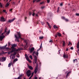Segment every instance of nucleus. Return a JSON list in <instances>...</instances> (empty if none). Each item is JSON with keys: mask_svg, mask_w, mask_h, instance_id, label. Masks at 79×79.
<instances>
[{"mask_svg": "<svg viewBox=\"0 0 79 79\" xmlns=\"http://www.w3.org/2000/svg\"><path fill=\"white\" fill-rule=\"evenodd\" d=\"M19 51V50H12L11 51L8 52V54H10L11 53H11V55L10 56V59L14 60L15 58V56L17 54V52Z\"/></svg>", "mask_w": 79, "mask_h": 79, "instance_id": "nucleus-1", "label": "nucleus"}, {"mask_svg": "<svg viewBox=\"0 0 79 79\" xmlns=\"http://www.w3.org/2000/svg\"><path fill=\"white\" fill-rule=\"evenodd\" d=\"M8 47H7V44H6V45L5 46H4L3 47H0V49L2 50V49H6V50H8L9 49V47L10 45H11V43L10 42H8Z\"/></svg>", "mask_w": 79, "mask_h": 79, "instance_id": "nucleus-2", "label": "nucleus"}, {"mask_svg": "<svg viewBox=\"0 0 79 79\" xmlns=\"http://www.w3.org/2000/svg\"><path fill=\"white\" fill-rule=\"evenodd\" d=\"M17 34L19 37L17 36V35H15V37L16 39L15 40H16L18 42H19V38L22 40H23V39L22 38V37H21V34L20 32H17Z\"/></svg>", "mask_w": 79, "mask_h": 79, "instance_id": "nucleus-3", "label": "nucleus"}, {"mask_svg": "<svg viewBox=\"0 0 79 79\" xmlns=\"http://www.w3.org/2000/svg\"><path fill=\"white\" fill-rule=\"evenodd\" d=\"M26 74L28 77H29L31 75V72L30 70H28L26 72Z\"/></svg>", "mask_w": 79, "mask_h": 79, "instance_id": "nucleus-4", "label": "nucleus"}, {"mask_svg": "<svg viewBox=\"0 0 79 79\" xmlns=\"http://www.w3.org/2000/svg\"><path fill=\"white\" fill-rule=\"evenodd\" d=\"M25 56L27 60L28 61L29 63H31V60H29V57H28V56H27V54H25Z\"/></svg>", "mask_w": 79, "mask_h": 79, "instance_id": "nucleus-5", "label": "nucleus"}, {"mask_svg": "<svg viewBox=\"0 0 79 79\" xmlns=\"http://www.w3.org/2000/svg\"><path fill=\"white\" fill-rule=\"evenodd\" d=\"M34 54H35V52H33V54H32V55H33V56L34 58V60H35V61H36L37 60V57L36 56L34 55Z\"/></svg>", "mask_w": 79, "mask_h": 79, "instance_id": "nucleus-6", "label": "nucleus"}, {"mask_svg": "<svg viewBox=\"0 0 79 79\" xmlns=\"http://www.w3.org/2000/svg\"><path fill=\"white\" fill-rule=\"evenodd\" d=\"M25 47L24 48H27V47H28V46L27 45L28 44V41L27 40H25Z\"/></svg>", "mask_w": 79, "mask_h": 79, "instance_id": "nucleus-7", "label": "nucleus"}, {"mask_svg": "<svg viewBox=\"0 0 79 79\" xmlns=\"http://www.w3.org/2000/svg\"><path fill=\"white\" fill-rule=\"evenodd\" d=\"M17 45L15 44H14L12 45V47H11V48H12V50H16L15 47H16Z\"/></svg>", "mask_w": 79, "mask_h": 79, "instance_id": "nucleus-8", "label": "nucleus"}, {"mask_svg": "<svg viewBox=\"0 0 79 79\" xmlns=\"http://www.w3.org/2000/svg\"><path fill=\"white\" fill-rule=\"evenodd\" d=\"M15 19H13L12 20H9L7 22V23H12L13 21H15Z\"/></svg>", "mask_w": 79, "mask_h": 79, "instance_id": "nucleus-9", "label": "nucleus"}, {"mask_svg": "<svg viewBox=\"0 0 79 79\" xmlns=\"http://www.w3.org/2000/svg\"><path fill=\"white\" fill-rule=\"evenodd\" d=\"M39 50H37L36 52L35 51H34V52H35V55H36L37 56H38L39 55Z\"/></svg>", "mask_w": 79, "mask_h": 79, "instance_id": "nucleus-10", "label": "nucleus"}, {"mask_svg": "<svg viewBox=\"0 0 79 79\" xmlns=\"http://www.w3.org/2000/svg\"><path fill=\"white\" fill-rule=\"evenodd\" d=\"M5 36H0V40H1V41H2V40L3 39V38H5Z\"/></svg>", "mask_w": 79, "mask_h": 79, "instance_id": "nucleus-11", "label": "nucleus"}, {"mask_svg": "<svg viewBox=\"0 0 79 79\" xmlns=\"http://www.w3.org/2000/svg\"><path fill=\"white\" fill-rule=\"evenodd\" d=\"M1 21H3V22H4L5 21V19L3 17H1Z\"/></svg>", "mask_w": 79, "mask_h": 79, "instance_id": "nucleus-12", "label": "nucleus"}, {"mask_svg": "<svg viewBox=\"0 0 79 79\" xmlns=\"http://www.w3.org/2000/svg\"><path fill=\"white\" fill-rule=\"evenodd\" d=\"M6 30H7V28H6V29L5 30L4 32L2 34V36H3V35H5V33L6 32Z\"/></svg>", "mask_w": 79, "mask_h": 79, "instance_id": "nucleus-13", "label": "nucleus"}, {"mask_svg": "<svg viewBox=\"0 0 79 79\" xmlns=\"http://www.w3.org/2000/svg\"><path fill=\"white\" fill-rule=\"evenodd\" d=\"M28 67L29 69H31V70H32L33 69V67H32V66H31L29 65H28Z\"/></svg>", "mask_w": 79, "mask_h": 79, "instance_id": "nucleus-14", "label": "nucleus"}, {"mask_svg": "<svg viewBox=\"0 0 79 79\" xmlns=\"http://www.w3.org/2000/svg\"><path fill=\"white\" fill-rule=\"evenodd\" d=\"M38 70V69H37V68H36L34 71L35 74H36V73H37Z\"/></svg>", "mask_w": 79, "mask_h": 79, "instance_id": "nucleus-15", "label": "nucleus"}, {"mask_svg": "<svg viewBox=\"0 0 79 79\" xmlns=\"http://www.w3.org/2000/svg\"><path fill=\"white\" fill-rule=\"evenodd\" d=\"M63 44L62 45L63 47H64L65 45H66V43H65V42H64V41H62Z\"/></svg>", "mask_w": 79, "mask_h": 79, "instance_id": "nucleus-16", "label": "nucleus"}, {"mask_svg": "<svg viewBox=\"0 0 79 79\" xmlns=\"http://www.w3.org/2000/svg\"><path fill=\"white\" fill-rule=\"evenodd\" d=\"M47 24H48L49 28H50V29H51V25H50V23H48V22H47Z\"/></svg>", "mask_w": 79, "mask_h": 79, "instance_id": "nucleus-17", "label": "nucleus"}, {"mask_svg": "<svg viewBox=\"0 0 79 79\" xmlns=\"http://www.w3.org/2000/svg\"><path fill=\"white\" fill-rule=\"evenodd\" d=\"M6 52H4L3 51H2V52L0 53V55H2L3 54H5V53H7Z\"/></svg>", "mask_w": 79, "mask_h": 79, "instance_id": "nucleus-18", "label": "nucleus"}, {"mask_svg": "<svg viewBox=\"0 0 79 79\" xmlns=\"http://www.w3.org/2000/svg\"><path fill=\"white\" fill-rule=\"evenodd\" d=\"M64 58H68V55H66L65 54H64L63 55Z\"/></svg>", "mask_w": 79, "mask_h": 79, "instance_id": "nucleus-19", "label": "nucleus"}, {"mask_svg": "<svg viewBox=\"0 0 79 79\" xmlns=\"http://www.w3.org/2000/svg\"><path fill=\"white\" fill-rule=\"evenodd\" d=\"M18 61V59L16 58L14 60L13 63H15L16 61Z\"/></svg>", "mask_w": 79, "mask_h": 79, "instance_id": "nucleus-20", "label": "nucleus"}, {"mask_svg": "<svg viewBox=\"0 0 79 79\" xmlns=\"http://www.w3.org/2000/svg\"><path fill=\"white\" fill-rule=\"evenodd\" d=\"M10 3L9 2H8L6 4L5 7H7L9 6V5H10Z\"/></svg>", "mask_w": 79, "mask_h": 79, "instance_id": "nucleus-21", "label": "nucleus"}, {"mask_svg": "<svg viewBox=\"0 0 79 79\" xmlns=\"http://www.w3.org/2000/svg\"><path fill=\"white\" fill-rule=\"evenodd\" d=\"M57 34H58V36H59V37H61V34L60 33L58 32Z\"/></svg>", "mask_w": 79, "mask_h": 79, "instance_id": "nucleus-22", "label": "nucleus"}, {"mask_svg": "<svg viewBox=\"0 0 79 79\" xmlns=\"http://www.w3.org/2000/svg\"><path fill=\"white\" fill-rule=\"evenodd\" d=\"M53 27L54 29H58V28L57 26H56V25L53 26Z\"/></svg>", "mask_w": 79, "mask_h": 79, "instance_id": "nucleus-23", "label": "nucleus"}, {"mask_svg": "<svg viewBox=\"0 0 79 79\" xmlns=\"http://www.w3.org/2000/svg\"><path fill=\"white\" fill-rule=\"evenodd\" d=\"M42 43H41L40 46V48H39V50H40V49H42Z\"/></svg>", "mask_w": 79, "mask_h": 79, "instance_id": "nucleus-24", "label": "nucleus"}, {"mask_svg": "<svg viewBox=\"0 0 79 79\" xmlns=\"http://www.w3.org/2000/svg\"><path fill=\"white\" fill-rule=\"evenodd\" d=\"M75 62H76V63L77 62V59H75V60H73L74 63H75Z\"/></svg>", "mask_w": 79, "mask_h": 79, "instance_id": "nucleus-25", "label": "nucleus"}, {"mask_svg": "<svg viewBox=\"0 0 79 79\" xmlns=\"http://www.w3.org/2000/svg\"><path fill=\"white\" fill-rule=\"evenodd\" d=\"M39 39H40L42 40V39H44V36H40Z\"/></svg>", "mask_w": 79, "mask_h": 79, "instance_id": "nucleus-26", "label": "nucleus"}, {"mask_svg": "<svg viewBox=\"0 0 79 79\" xmlns=\"http://www.w3.org/2000/svg\"><path fill=\"white\" fill-rule=\"evenodd\" d=\"M2 59L4 61H5L6 60V58L4 57H2Z\"/></svg>", "mask_w": 79, "mask_h": 79, "instance_id": "nucleus-27", "label": "nucleus"}, {"mask_svg": "<svg viewBox=\"0 0 79 79\" xmlns=\"http://www.w3.org/2000/svg\"><path fill=\"white\" fill-rule=\"evenodd\" d=\"M59 11H60V7H58L57 12V13H58Z\"/></svg>", "mask_w": 79, "mask_h": 79, "instance_id": "nucleus-28", "label": "nucleus"}, {"mask_svg": "<svg viewBox=\"0 0 79 79\" xmlns=\"http://www.w3.org/2000/svg\"><path fill=\"white\" fill-rule=\"evenodd\" d=\"M10 30H9L8 32L6 31V35H7V34H10Z\"/></svg>", "mask_w": 79, "mask_h": 79, "instance_id": "nucleus-29", "label": "nucleus"}, {"mask_svg": "<svg viewBox=\"0 0 79 79\" xmlns=\"http://www.w3.org/2000/svg\"><path fill=\"white\" fill-rule=\"evenodd\" d=\"M34 50H30V53H32V52H34Z\"/></svg>", "mask_w": 79, "mask_h": 79, "instance_id": "nucleus-30", "label": "nucleus"}, {"mask_svg": "<svg viewBox=\"0 0 79 79\" xmlns=\"http://www.w3.org/2000/svg\"><path fill=\"white\" fill-rule=\"evenodd\" d=\"M64 20L66 22H68L69 21V20L67 19H65Z\"/></svg>", "mask_w": 79, "mask_h": 79, "instance_id": "nucleus-31", "label": "nucleus"}, {"mask_svg": "<svg viewBox=\"0 0 79 79\" xmlns=\"http://www.w3.org/2000/svg\"><path fill=\"white\" fill-rule=\"evenodd\" d=\"M37 63V60L35 61V60H34V62H33V64H35V63Z\"/></svg>", "mask_w": 79, "mask_h": 79, "instance_id": "nucleus-32", "label": "nucleus"}, {"mask_svg": "<svg viewBox=\"0 0 79 79\" xmlns=\"http://www.w3.org/2000/svg\"><path fill=\"white\" fill-rule=\"evenodd\" d=\"M41 8L42 10H43L44 8H45V6H42L41 7Z\"/></svg>", "mask_w": 79, "mask_h": 79, "instance_id": "nucleus-33", "label": "nucleus"}, {"mask_svg": "<svg viewBox=\"0 0 79 79\" xmlns=\"http://www.w3.org/2000/svg\"><path fill=\"white\" fill-rule=\"evenodd\" d=\"M29 57L31 58V60H32V56L31 55Z\"/></svg>", "mask_w": 79, "mask_h": 79, "instance_id": "nucleus-34", "label": "nucleus"}, {"mask_svg": "<svg viewBox=\"0 0 79 79\" xmlns=\"http://www.w3.org/2000/svg\"><path fill=\"white\" fill-rule=\"evenodd\" d=\"M0 7L1 8H2V4L1 3H0Z\"/></svg>", "mask_w": 79, "mask_h": 79, "instance_id": "nucleus-35", "label": "nucleus"}, {"mask_svg": "<svg viewBox=\"0 0 79 79\" xmlns=\"http://www.w3.org/2000/svg\"><path fill=\"white\" fill-rule=\"evenodd\" d=\"M17 58H19V54H17Z\"/></svg>", "mask_w": 79, "mask_h": 79, "instance_id": "nucleus-36", "label": "nucleus"}, {"mask_svg": "<svg viewBox=\"0 0 79 79\" xmlns=\"http://www.w3.org/2000/svg\"><path fill=\"white\" fill-rule=\"evenodd\" d=\"M11 63H9L8 64V67H10V66H11Z\"/></svg>", "mask_w": 79, "mask_h": 79, "instance_id": "nucleus-37", "label": "nucleus"}, {"mask_svg": "<svg viewBox=\"0 0 79 79\" xmlns=\"http://www.w3.org/2000/svg\"><path fill=\"white\" fill-rule=\"evenodd\" d=\"M33 13L32 15L33 16H34L35 15V13H34V11H33Z\"/></svg>", "mask_w": 79, "mask_h": 79, "instance_id": "nucleus-38", "label": "nucleus"}, {"mask_svg": "<svg viewBox=\"0 0 79 79\" xmlns=\"http://www.w3.org/2000/svg\"><path fill=\"white\" fill-rule=\"evenodd\" d=\"M71 73V72H68L67 73V76H69V73Z\"/></svg>", "mask_w": 79, "mask_h": 79, "instance_id": "nucleus-39", "label": "nucleus"}, {"mask_svg": "<svg viewBox=\"0 0 79 79\" xmlns=\"http://www.w3.org/2000/svg\"><path fill=\"white\" fill-rule=\"evenodd\" d=\"M32 14V12H29V15L30 16H31V15Z\"/></svg>", "mask_w": 79, "mask_h": 79, "instance_id": "nucleus-40", "label": "nucleus"}, {"mask_svg": "<svg viewBox=\"0 0 79 79\" xmlns=\"http://www.w3.org/2000/svg\"><path fill=\"white\" fill-rule=\"evenodd\" d=\"M2 11L1 10H0V14L2 15Z\"/></svg>", "mask_w": 79, "mask_h": 79, "instance_id": "nucleus-41", "label": "nucleus"}, {"mask_svg": "<svg viewBox=\"0 0 79 79\" xmlns=\"http://www.w3.org/2000/svg\"><path fill=\"white\" fill-rule=\"evenodd\" d=\"M71 50H73V49H74V48H73V47H71L70 48H69Z\"/></svg>", "mask_w": 79, "mask_h": 79, "instance_id": "nucleus-42", "label": "nucleus"}, {"mask_svg": "<svg viewBox=\"0 0 79 79\" xmlns=\"http://www.w3.org/2000/svg\"><path fill=\"white\" fill-rule=\"evenodd\" d=\"M55 37H58V34H56L55 35Z\"/></svg>", "mask_w": 79, "mask_h": 79, "instance_id": "nucleus-43", "label": "nucleus"}, {"mask_svg": "<svg viewBox=\"0 0 79 79\" xmlns=\"http://www.w3.org/2000/svg\"><path fill=\"white\" fill-rule=\"evenodd\" d=\"M62 19H64V20L65 19H66V18H65V17H62Z\"/></svg>", "mask_w": 79, "mask_h": 79, "instance_id": "nucleus-44", "label": "nucleus"}, {"mask_svg": "<svg viewBox=\"0 0 79 79\" xmlns=\"http://www.w3.org/2000/svg\"><path fill=\"white\" fill-rule=\"evenodd\" d=\"M43 3H44V2H41L40 3V5H42V4H43Z\"/></svg>", "mask_w": 79, "mask_h": 79, "instance_id": "nucleus-45", "label": "nucleus"}, {"mask_svg": "<svg viewBox=\"0 0 79 79\" xmlns=\"http://www.w3.org/2000/svg\"><path fill=\"white\" fill-rule=\"evenodd\" d=\"M71 43L70 42H69V44H68V46H69V45H71Z\"/></svg>", "mask_w": 79, "mask_h": 79, "instance_id": "nucleus-46", "label": "nucleus"}, {"mask_svg": "<svg viewBox=\"0 0 79 79\" xmlns=\"http://www.w3.org/2000/svg\"><path fill=\"white\" fill-rule=\"evenodd\" d=\"M49 42V43L51 42V43H52V42H53V41L52 40H50Z\"/></svg>", "mask_w": 79, "mask_h": 79, "instance_id": "nucleus-47", "label": "nucleus"}, {"mask_svg": "<svg viewBox=\"0 0 79 79\" xmlns=\"http://www.w3.org/2000/svg\"><path fill=\"white\" fill-rule=\"evenodd\" d=\"M47 3H50V0H47Z\"/></svg>", "mask_w": 79, "mask_h": 79, "instance_id": "nucleus-48", "label": "nucleus"}, {"mask_svg": "<svg viewBox=\"0 0 79 79\" xmlns=\"http://www.w3.org/2000/svg\"><path fill=\"white\" fill-rule=\"evenodd\" d=\"M22 78L21 77H18L17 79H22Z\"/></svg>", "mask_w": 79, "mask_h": 79, "instance_id": "nucleus-49", "label": "nucleus"}, {"mask_svg": "<svg viewBox=\"0 0 79 79\" xmlns=\"http://www.w3.org/2000/svg\"><path fill=\"white\" fill-rule=\"evenodd\" d=\"M35 48L34 47H32L30 50H34Z\"/></svg>", "mask_w": 79, "mask_h": 79, "instance_id": "nucleus-50", "label": "nucleus"}, {"mask_svg": "<svg viewBox=\"0 0 79 79\" xmlns=\"http://www.w3.org/2000/svg\"><path fill=\"white\" fill-rule=\"evenodd\" d=\"M25 21H26V19H27V17H26L25 18Z\"/></svg>", "mask_w": 79, "mask_h": 79, "instance_id": "nucleus-51", "label": "nucleus"}, {"mask_svg": "<svg viewBox=\"0 0 79 79\" xmlns=\"http://www.w3.org/2000/svg\"><path fill=\"white\" fill-rule=\"evenodd\" d=\"M60 51H61V50H59V51H58V54H60Z\"/></svg>", "mask_w": 79, "mask_h": 79, "instance_id": "nucleus-52", "label": "nucleus"}, {"mask_svg": "<svg viewBox=\"0 0 79 79\" xmlns=\"http://www.w3.org/2000/svg\"><path fill=\"white\" fill-rule=\"evenodd\" d=\"M63 3H60V6H63Z\"/></svg>", "mask_w": 79, "mask_h": 79, "instance_id": "nucleus-53", "label": "nucleus"}, {"mask_svg": "<svg viewBox=\"0 0 79 79\" xmlns=\"http://www.w3.org/2000/svg\"><path fill=\"white\" fill-rule=\"evenodd\" d=\"M76 16H79V13H76Z\"/></svg>", "mask_w": 79, "mask_h": 79, "instance_id": "nucleus-54", "label": "nucleus"}, {"mask_svg": "<svg viewBox=\"0 0 79 79\" xmlns=\"http://www.w3.org/2000/svg\"><path fill=\"white\" fill-rule=\"evenodd\" d=\"M37 1V0H34L33 1V3H35V2H36Z\"/></svg>", "mask_w": 79, "mask_h": 79, "instance_id": "nucleus-55", "label": "nucleus"}, {"mask_svg": "<svg viewBox=\"0 0 79 79\" xmlns=\"http://www.w3.org/2000/svg\"><path fill=\"white\" fill-rule=\"evenodd\" d=\"M40 1V0H38L36 1V2H39Z\"/></svg>", "mask_w": 79, "mask_h": 79, "instance_id": "nucleus-56", "label": "nucleus"}, {"mask_svg": "<svg viewBox=\"0 0 79 79\" xmlns=\"http://www.w3.org/2000/svg\"><path fill=\"white\" fill-rule=\"evenodd\" d=\"M3 12H6V10H3Z\"/></svg>", "mask_w": 79, "mask_h": 79, "instance_id": "nucleus-57", "label": "nucleus"}, {"mask_svg": "<svg viewBox=\"0 0 79 79\" xmlns=\"http://www.w3.org/2000/svg\"><path fill=\"white\" fill-rule=\"evenodd\" d=\"M36 67H37L38 66V64L37 63V62H36Z\"/></svg>", "mask_w": 79, "mask_h": 79, "instance_id": "nucleus-58", "label": "nucleus"}, {"mask_svg": "<svg viewBox=\"0 0 79 79\" xmlns=\"http://www.w3.org/2000/svg\"><path fill=\"white\" fill-rule=\"evenodd\" d=\"M34 72H33L32 73H31L32 75H34Z\"/></svg>", "mask_w": 79, "mask_h": 79, "instance_id": "nucleus-59", "label": "nucleus"}, {"mask_svg": "<svg viewBox=\"0 0 79 79\" xmlns=\"http://www.w3.org/2000/svg\"><path fill=\"white\" fill-rule=\"evenodd\" d=\"M22 75H20L19 77H22Z\"/></svg>", "mask_w": 79, "mask_h": 79, "instance_id": "nucleus-60", "label": "nucleus"}, {"mask_svg": "<svg viewBox=\"0 0 79 79\" xmlns=\"http://www.w3.org/2000/svg\"><path fill=\"white\" fill-rule=\"evenodd\" d=\"M12 10H13V9H11L10 10V11H12Z\"/></svg>", "mask_w": 79, "mask_h": 79, "instance_id": "nucleus-61", "label": "nucleus"}, {"mask_svg": "<svg viewBox=\"0 0 79 79\" xmlns=\"http://www.w3.org/2000/svg\"><path fill=\"white\" fill-rule=\"evenodd\" d=\"M35 79H38V78H37V77H35Z\"/></svg>", "mask_w": 79, "mask_h": 79, "instance_id": "nucleus-62", "label": "nucleus"}, {"mask_svg": "<svg viewBox=\"0 0 79 79\" xmlns=\"http://www.w3.org/2000/svg\"><path fill=\"white\" fill-rule=\"evenodd\" d=\"M36 16H38V14H36Z\"/></svg>", "mask_w": 79, "mask_h": 79, "instance_id": "nucleus-63", "label": "nucleus"}, {"mask_svg": "<svg viewBox=\"0 0 79 79\" xmlns=\"http://www.w3.org/2000/svg\"><path fill=\"white\" fill-rule=\"evenodd\" d=\"M31 78H32V77H30L29 78V79H31Z\"/></svg>", "mask_w": 79, "mask_h": 79, "instance_id": "nucleus-64", "label": "nucleus"}]
</instances>
